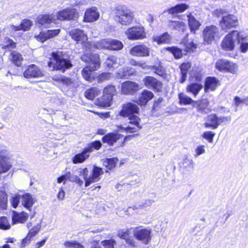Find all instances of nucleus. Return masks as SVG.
I'll return each instance as SVG.
<instances>
[{
	"instance_id": "nucleus-1",
	"label": "nucleus",
	"mask_w": 248,
	"mask_h": 248,
	"mask_svg": "<svg viewBox=\"0 0 248 248\" xmlns=\"http://www.w3.org/2000/svg\"><path fill=\"white\" fill-rule=\"evenodd\" d=\"M248 34L244 31H232L223 38L221 46L223 49L226 51L232 50L235 46V43H240L246 40Z\"/></svg>"
},
{
	"instance_id": "nucleus-2",
	"label": "nucleus",
	"mask_w": 248,
	"mask_h": 248,
	"mask_svg": "<svg viewBox=\"0 0 248 248\" xmlns=\"http://www.w3.org/2000/svg\"><path fill=\"white\" fill-rule=\"evenodd\" d=\"M78 172L79 175L84 180L85 186L87 187L92 183L98 181L100 179V175L103 173V171L102 168L94 165L91 173L87 168L79 169Z\"/></svg>"
},
{
	"instance_id": "nucleus-3",
	"label": "nucleus",
	"mask_w": 248,
	"mask_h": 248,
	"mask_svg": "<svg viewBox=\"0 0 248 248\" xmlns=\"http://www.w3.org/2000/svg\"><path fill=\"white\" fill-rule=\"evenodd\" d=\"M61 52H55L52 53V57L48 62V66L52 70H61L63 72L72 66L70 61L64 59L61 55Z\"/></svg>"
},
{
	"instance_id": "nucleus-4",
	"label": "nucleus",
	"mask_w": 248,
	"mask_h": 248,
	"mask_svg": "<svg viewBox=\"0 0 248 248\" xmlns=\"http://www.w3.org/2000/svg\"><path fill=\"white\" fill-rule=\"evenodd\" d=\"M115 20L122 25H126L133 20L134 16L130 10L124 6L119 5L115 8Z\"/></svg>"
},
{
	"instance_id": "nucleus-5",
	"label": "nucleus",
	"mask_w": 248,
	"mask_h": 248,
	"mask_svg": "<svg viewBox=\"0 0 248 248\" xmlns=\"http://www.w3.org/2000/svg\"><path fill=\"white\" fill-rule=\"evenodd\" d=\"M129 120L128 124L124 125L118 126L117 131L132 133L137 132L141 129V126L140 124V119L135 115H132L128 118Z\"/></svg>"
},
{
	"instance_id": "nucleus-6",
	"label": "nucleus",
	"mask_w": 248,
	"mask_h": 248,
	"mask_svg": "<svg viewBox=\"0 0 248 248\" xmlns=\"http://www.w3.org/2000/svg\"><path fill=\"white\" fill-rule=\"evenodd\" d=\"M152 232L150 227L140 226L134 228L133 234L137 240L147 245L152 239Z\"/></svg>"
},
{
	"instance_id": "nucleus-7",
	"label": "nucleus",
	"mask_w": 248,
	"mask_h": 248,
	"mask_svg": "<svg viewBox=\"0 0 248 248\" xmlns=\"http://www.w3.org/2000/svg\"><path fill=\"white\" fill-rule=\"evenodd\" d=\"M239 24L237 16L232 14H227L222 16L219 21L221 30L226 32L232 28H236Z\"/></svg>"
},
{
	"instance_id": "nucleus-8",
	"label": "nucleus",
	"mask_w": 248,
	"mask_h": 248,
	"mask_svg": "<svg viewBox=\"0 0 248 248\" xmlns=\"http://www.w3.org/2000/svg\"><path fill=\"white\" fill-rule=\"evenodd\" d=\"M216 68L220 72H229L233 74L237 73V65L227 60L220 59L216 63Z\"/></svg>"
},
{
	"instance_id": "nucleus-9",
	"label": "nucleus",
	"mask_w": 248,
	"mask_h": 248,
	"mask_svg": "<svg viewBox=\"0 0 248 248\" xmlns=\"http://www.w3.org/2000/svg\"><path fill=\"white\" fill-rule=\"evenodd\" d=\"M218 32L219 30L217 26L215 25L206 26L202 31L204 42L208 44H211Z\"/></svg>"
},
{
	"instance_id": "nucleus-10",
	"label": "nucleus",
	"mask_w": 248,
	"mask_h": 248,
	"mask_svg": "<svg viewBox=\"0 0 248 248\" xmlns=\"http://www.w3.org/2000/svg\"><path fill=\"white\" fill-rule=\"evenodd\" d=\"M125 34L128 39L132 40L142 39L146 36L143 28L141 27L130 28L125 31Z\"/></svg>"
},
{
	"instance_id": "nucleus-11",
	"label": "nucleus",
	"mask_w": 248,
	"mask_h": 248,
	"mask_svg": "<svg viewBox=\"0 0 248 248\" xmlns=\"http://www.w3.org/2000/svg\"><path fill=\"white\" fill-rule=\"evenodd\" d=\"M82 61L89 64V66H91L92 70H97L100 67V60L98 54L88 53L83 55L81 58Z\"/></svg>"
},
{
	"instance_id": "nucleus-12",
	"label": "nucleus",
	"mask_w": 248,
	"mask_h": 248,
	"mask_svg": "<svg viewBox=\"0 0 248 248\" xmlns=\"http://www.w3.org/2000/svg\"><path fill=\"white\" fill-rule=\"evenodd\" d=\"M78 17L77 10L72 8H67L57 13V18L60 20H74Z\"/></svg>"
},
{
	"instance_id": "nucleus-13",
	"label": "nucleus",
	"mask_w": 248,
	"mask_h": 248,
	"mask_svg": "<svg viewBox=\"0 0 248 248\" xmlns=\"http://www.w3.org/2000/svg\"><path fill=\"white\" fill-rule=\"evenodd\" d=\"M150 49L143 44L136 45L131 48L130 54L135 57H144L150 55Z\"/></svg>"
},
{
	"instance_id": "nucleus-14",
	"label": "nucleus",
	"mask_w": 248,
	"mask_h": 248,
	"mask_svg": "<svg viewBox=\"0 0 248 248\" xmlns=\"http://www.w3.org/2000/svg\"><path fill=\"white\" fill-rule=\"evenodd\" d=\"M144 85L149 89H153L155 91H161L162 88V83L155 78L147 76L143 79Z\"/></svg>"
},
{
	"instance_id": "nucleus-15",
	"label": "nucleus",
	"mask_w": 248,
	"mask_h": 248,
	"mask_svg": "<svg viewBox=\"0 0 248 248\" xmlns=\"http://www.w3.org/2000/svg\"><path fill=\"white\" fill-rule=\"evenodd\" d=\"M24 77L27 78H38L44 76L43 71L35 64L28 66L23 73Z\"/></svg>"
},
{
	"instance_id": "nucleus-16",
	"label": "nucleus",
	"mask_w": 248,
	"mask_h": 248,
	"mask_svg": "<svg viewBox=\"0 0 248 248\" xmlns=\"http://www.w3.org/2000/svg\"><path fill=\"white\" fill-rule=\"evenodd\" d=\"M130 231L128 228L120 229L118 231L117 235L121 239H124L125 242L132 247L137 246V243L134 239L130 236Z\"/></svg>"
},
{
	"instance_id": "nucleus-17",
	"label": "nucleus",
	"mask_w": 248,
	"mask_h": 248,
	"mask_svg": "<svg viewBox=\"0 0 248 248\" xmlns=\"http://www.w3.org/2000/svg\"><path fill=\"white\" fill-rule=\"evenodd\" d=\"M139 108L137 105L132 103H128L124 105L122 109L120 112V115L123 117H129L133 113H138Z\"/></svg>"
},
{
	"instance_id": "nucleus-18",
	"label": "nucleus",
	"mask_w": 248,
	"mask_h": 248,
	"mask_svg": "<svg viewBox=\"0 0 248 248\" xmlns=\"http://www.w3.org/2000/svg\"><path fill=\"white\" fill-rule=\"evenodd\" d=\"M71 38L77 43H84L88 40L87 35L81 30L74 29L69 33Z\"/></svg>"
},
{
	"instance_id": "nucleus-19",
	"label": "nucleus",
	"mask_w": 248,
	"mask_h": 248,
	"mask_svg": "<svg viewBox=\"0 0 248 248\" xmlns=\"http://www.w3.org/2000/svg\"><path fill=\"white\" fill-rule=\"evenodd\" d=\"M99 13L96 7L87 9L84 14V20L87 22H92L97 20L99 17Z\"/></svg>"
},
{
	"instance_id": "nucleus-20",
	"label": "nucleus",
	"mask_w": 248,
	"mask_h": 248,
	"mask_svg": "<svg viewBox=\"0 0 248 248\" xmlns=\"http://www.w3.org/2000/svg\"><path fill=\"white\" fill-rule=\"evenodd\" d=\"M139 89V85L131 81H126L123 83L121 86V91L125 94H132Z\"/></svg>"
},
{
	"instance_id": "nucleus-21",
	"label": "nucleus",
	"mask_w": 248,
	"mask_h": 248,
	"mask_svg": "<svg viewBox=\"0 0 248 248\" xmlns=\"http://www.w3.org/2000/svg\"><path fill=\"white\" fill-rule=\"evenodd\" d=\"M180 167L184 175L190 174L194 170V162L192 159L186 157L180 162Z\"/></svg>"
},
{
	"instance_id": "nucleus-22",
	"label": "nucleus",
	"mask_w": 248,
	"mask_h": 248,
	"mask_svg": "<svg viewBox=\"0 0 248 248\" xmlns=\"http://www.w3.org/2000/svg\"><path fill=\"white\" fill-rule=\"evenodd\" d=\"M55 16L53 14H42L39 15L36 19V23L45 27L48 25L54 23Z\"/></svg>"
},
{
	"instance_id": "nucleus-23",
	"label": "nucleus",
	"mask_w": 248,
	"mask_h": 248,
	"mask_svg": "<svg viewBox=\"0 0 248 248\" xmlns=\"http://www.w3.org/2000/svg\"><path fill=\"white\" fill-rule=\"evenodd\" d=\"M60 32V29L48 30L46 31L41 32L38 35H35V38L42 43L46 40L57 35Z\"/></svg>"
},
{
	"instance_id": "nucleus-24",
	"label": "nucleus",
	"mask_w": 248,
	"mask_h": 248,
	"mask_svg": "<svg viewBox=\"0 0 248 248\" xmlns=\"http://www.w3.org/2000/svg\"><path fill=\"white\" fill-rule=\"evenodd\" d=\"M92 153L91 149L89 148H84L80 153L76 155L72 158V161L74 164L81 163L88 159L90 156V154Z\"/></svg>"
},
{
	"instance_id": "nucleus-25",
	"label": "nucleus",
	"mask_w": 248,
	"mask_h": 248,
	"mask_svg": "<svg viewBox=\"0 0 248 248\" xmlns=\"http://www.w3.org/2000/svg\"><path fill=\"white\" fill-rule=\"evenodd\" d=\"M124 62V58H119L114 56H110L106 59L105 63L109 68H115L123 64Z\"/></svg>"
},
{
	"instance_id": "nucleus-26",
	"label": "nucleus",
	"mask_w": 248,
	"mask_h": 248,
	"mask_svg": "<svg viewBox=\"0 0 248 248\" xmlns=\"http://www.w3.org/2000/svg\"><path fill=\"white\" fill-rule=\"evenodd\" d=\"M53 79L56 81L62 83L69 88H74L78 86V82L76 79L64 76L54 77L53 78Z\"/></svg>"
},
{
	"instance_id": "nucleus-27",
	"label": "nucleus",
	"mask_w": 248,
	"mask_h": 248,
	"mask_svg": "<svg viewBox=\"0 0 248 248\" xmlns=\"http://www.w3.org/2000/svg\"><path fill=\"white\" fill-rule=\"evenodd\" d=\"M40 229L41 225L40 224H37L31 228L29 231L26 237L22 240L21 243L22 247H25L26 245L30 244L31 238L38 233Z\"/></svg>"
},
{
	"instance_id": "nucleus-28",
	"label": "nucleus",
	"mask_w": 248,
	"mask_h": 248,
	"mask_svg": "<svg viewBox=\"0 0 248 248\" xmlns=\"http://www.w3.org/2000/svg\"><path fill=\"white\" fill-rule=\"evenodd\" d=\"M219 85V81L216 78L208 77L205 80L204 91L205 92L213 91Z\"/></svg>"
},
{
	"instance_id": "nucleus-29",
	"label": "nucleus",
	"mask_w": 248,
	"mask_h": 248,
	"mask_svg": "<svg viewBox=\"0 0 248 248\" xmlns=\"http://www.w3.org/2000/svg\"><path fill=\"white\" fill-rule=\"evenodd\" d=\"M154 97L153 93L150 91L144 90L140 95L137 103L140 105H145Z\"/></svg>"
},
{
	"instance_id": "nucleus-30",
	"label": "nucleus",
	"mask_w": 248,
	"mask_h": 248,
	"mask_svg": "<svg viewBox=\"0 0 248 248\" xmlns=\"http://www.w3.org/2000/svg\"><path fill=\"white\" fill-rule=\"evenodd\" d=\"M32 25V21L28 19H25L22 20L20 25L16 26L12 25H11L10 28L14 31H19L21 30L27 31L30 30Z\"/></svg>"
},
{
	"instance_id": "nucleus-31",
	"label": "nucleus",
	"mask_w": 248,
	"mask_h": 248,
	"mask_svg": "<svg viewBox=\"0 0 248 248\" xmlns=\"http://www.w3.org/2000/svg\"><path fill=\"white\" fill-rule=\"evenodd\" d=\"M94 71L92 70L91 66H86L82 70V76L86 80L92 82L96 77V74L93 72Z\"/></svg>"
},
{
	"instance_id": "nucleus-32",
	"label": "nucleus",
	"mask_w": 248,
	"mask_h": 248,
	"mask_svg": "<svg viewBox=\"0 0 248 248\" xmlns=\"http://www.w3.org/2000/svg\"><path fill=\"white\" fill-rule=\"evenodd\" d=\"M167 26L170 30H177L183 32L186 29V24L181 21L169 20Z\"/></svg>"
},
{
	"instance_id": "nucleus-33",
	"label": "nucleus",
	"mask_w": 248,
	"mask_h": 248,
	"mask_svg": "<svg viewBox=\"0 0 248 248\" xmlns=\"http://www.w3.org/2000/svg\"><path fill=\"white\" fill-rule=\"evenodd\" d=\"M205 127H211L216 129L219 125L218 118L215 114H211L206 118V122L204 124Z\"/></svg>"
},
{
	"instance_id": "nucleus-34",
	"label": "nucleus",
	"mask_w": 248,
	"mask_h": 248,
	"mask_svg": "<svg viewBox=\"0 0 248 248\" xmlns=\"http://www.w3.org/2000/svg\"><path fill=\"white\" fill-rule=\"evenodd\" d=\"M187 18L188 25L190 31L195 33L201 26V23L191 14H189Z\"/></svg>"
},
{
	"instance_id": "nucleus-35",
	"label": "nucleus",
	"mask_w": 248,
	"mask_h": 248,
	"mask_svg": "<svg viewBox=\"0 0 248 248\" xmlns=\"http://www.w3.org/2000/svg\"><path fill=\"white\" fill-rule=\"evenodd\" d=\"M28 214L24 212L18 213L14 211L12 216L13 222L14 224L23 223L28 219Z\"/></svg>"
},
{
	"instance_id": "nucleus-36",
	"label": "nucleus",
	"mask_w": 248,
	"mask_h": 248,
	"mask_svg": "<svg viewBox=\"0 0 248 248\" xmlns=\"http://www.w3.org/2000/svg\"><path fill=\"white\" fill-rule=\"evenodd\" d=\"M202 88V84L199 83H192L186 86V91L187 93H191L194 97H196Z\"/></svg>"
},
{
	"instance_id": "nucleus-37",
	"label": "nucleus",
	"mask_w": 248,
	"mask_h": 248,
	"mask_svg": "<svg viewBox=\"0 0 248 248\" xmlns=\"http://www.w3.org/2000/svg\"><path fill=\"white\" fill-rule=\"evenodd\" d=\"M121 138V135L118 133H108L104 136L102 138V141L104 143H106L109 145H112Z\"/></svg>"
},
{
	"instance_id": "nucleus-38",
	"label": "nucleus",
	"mask_w": 248,
	"mask_h": 248,
	"mask_svg": "<svg viewBox=\"0 0 248 248\" xmlns=\"http://www.w3.org/2000/svg\"><path fill=\"white\" fill-rule=\"evenodd\" d=\"M34 202L33 198L30 193H26L21 196L22 205L27 209L30 210Z\"/></svg>"
},
{
	"instance_id": "nucleus-39",
	"label": "nucleus",
	"mask_w": 248,
	"mask_h": 248,
	"mask_svg": "<svg viewBox=\"0 0 248 248\" xmlns=\"http://www.w3.org/2000/svg\"><path fill=\"white\" fill-rule=\"evenodd\" d=\"M152 39L154 42H156L158 45L169 44L171 42V37L167 32L160 36H154Z\"/></svg>"
},
{
	"instance_id": "nucleus-40",
	"label": "nucleus",
	"mask_w": 248,
	"mask_h": 248,
	"mask_svg": "<svg viewBox=\"0 0 248 248\" xmlns=\"http://www.w3.org/2000/svg\"><path fill=\"white\" fill-rule=\"evenodd\" d=\"M111 38L103 39L94 43V47L97 49H110Z\"/></svg>"
},
{
	"instance_id": "nucleus-41",
	"label": "nucleus",
	"mask_w": 248,
	"mask_h": 248,
	"mask_svg": "<svg viewBox=\"0 0 248 248\" xmlns=\"http://www.w3.org/2000/svg\"><path fill=\"white\" fill-rule=\"evenodd\" d=\"M155 201L151 199H145L139 201L135 205L133 209H143L151 206Z\"/></svg>"
},
{
	"instance_id": "nucleus-42",
	"label": "nucleus",
	"mask_w": 248,
	"mask_h": 248,
	"mask_svg": "<svg viewBox=\"0 0 248 248\" xmlns=\"http://www.w3.org/2000/svg\"><path fill=\"white\" fill-rule=\"evenodd\" d=\"M188 5L185 3H181L169 9L168 12L170 14H176L184 12L186 10L188 9Z\"/></svg>"
},
{
	"instance_id": "nucleus-43",
	"label": "nucleus",
	"mask_w": 248,
	"mask_h": 248,
	"mask_svg": "<svg viewBox=\"0 0 248 248\" xmlns=\"http://www.w3.org/2000/svg\"><path fill=\"white\" fill-rule=\"evenodd\" d=\"M65 178L66 180L76 183L79 186H82L83 184V181L78 176L72 174L70 172H67L65 174Z\"/></svg>"
},
{
	"instance_id": "nucleus-44",
	"label": "nucleus",
	"mask_w": 248,
	"mask_h": 248,
	"mask_svg": "<svg viewBox=\"0 0 248 248\" xmlns=\"http://www.w3.org/2000/svg\"><path fill=\"white\" fill-rule=\"evenodd\" d=\"M134 72V69L130 67H124L119 70L117 73V78H123L127 76L132 75Z\"/></svg>"
},
{
	"instance_id": "nucleus-45",
	"label": "nucleus",
	"mask_w": 248,
	"mask_h": 248,
	"mask_svg": "<svg viewBox=\"0 0 248 248\" xmlns=\"http://www.w3.org/2000/svg\"><path fill=\"white\" fill-rule=\"evenodd\" d=\"M170 52L176 59H180L183 56L182 50L181 48L176 46L167 47L165 48Z\"/></svg>"
},
{
	"instance_id": "nucleus-46",
	"label": "nucleus",
	"mask_w": 248,
	"mask_h": 248,
	"mask_svg": "<svg viewBox=\"0 0 248 248\" xmlns=\"http://www.w3.org/2000/svg\"><path fill=\"white\" fill-rule=\"evenodd\" d=\"M100 92V91L96 88H92L85 91V96L90 100H93L99 95Z\"/></svg>"
},
{
	"instance_id": "nucleus-47",
	"label": "nucleus",
	"mask_w": 248,
	"mask_h": 248,
	"mask_svg": "<svg viewBox=\"0 0 248 248\" xmlns=\"http://www.w3.org/2000/svg\"><path fill=\"white\" fill-rule=\"evenodd\" d=\"M118 159L116 157L106 158L103 161V165L109 170L114 168L117 163Z\"/></svg>"
},
{
	"instance_id": "nucleus-48",
	"label": "nucleus",
	"mask_w": 248,
	"mask_h": 248,
	"mask_svg": "<svg viewBox=\"0 0 248 248\" xmlns=\"http://www.w3.org/2000/svg\"><path fill=\"white\" fill-rule=\"evenodd\" d=\"M178 97L179 99V103L181 104L185 105H190L194 102L191 97L183 93H180L178 95Z\"/></svg>"
},
{
	"instance_id": "nucleus-49",
	"label": "nucleus",
	"mask_w": 248,
	"mask_h": 248,
	"mask_svg": "<svg viewBox=\"0 0 248 248\" xmlns=\"http://www.w3.org/2000/svg\"><path fill=\"white\" fill-rule=\"evenodd\" d=\"M11 55L13 62L17 66H20L23 60L21 55L16 51H13L11 53Z\"/></svg>"
},
{
	"instance_id": "nucleus-50",
	"label": "nucleus",
	"mask_w": 248,
	"mask_h": 248,
	"mask_svg": "<svg viewBox=\"0 0 248 248\" xmlns=\"http://www.w3.org/2000/svg\"><path fill=\"white\" fill-rule=\"evenodd\" d=\"M110 49L111 50H119L123 48V44L121 41L111 39Z\"/></svg>"
},
{
	"instance_id": "nucleus-51",
	"label": "nucleus",
	"mask_w": 248,
	"mask_h": 248,
	"mask_svg": "<svg viewBox=\"0 0 248 248\" xmlns=\"http://www.w3.org/2000/svg\"><path fill=\"white\" fill-rule=\"evenodd\" d=\"M101 100L99 102L100 105L103 107H108L111 104L112 98L111 96L103 95Z\"/></svg>"
},
{
	"instance_id": "nucleus-52",
	"label": "nucleus",
	"mask_w": 248,
	"mask_h": 248,
	"mask_svg": "<svg viewBox=\"0 0 248 248\" xmlns=\"http://www.w3.org/2000/svg\"><path fill=\"white\" fill-rule=\"evenodd\" d=\"M7 203V195L5 192L0 191V208L5 209Z\"/></svg>"
},
{
	"instance_id": "nucleus-53",
	"label": "nucleus",
	"mask_w": 248,
	"mask_h": 248,
	"mask_svg": "<svg viewBox=\"0 0 248 248\" xmlns=\"http://www.w3.org/2000/svg\"><path fill=\"white\" fill-rule=\"evenodd\" d=\"M10 223L6 217H0V229L7 230L10 229Z\"/></svg>"
},
{
	"instance_id": "nucleus-54",
	"label": "nucleus",
	"mask_w": 248,
	"mask_h": 248,
	"mask_svg": "<svg viewBox=\"0 0 248 248\" xmlns=\"http://www.w3.org/2000/svg\"><path fill=\"white\" fill-rule=\"evenodd\" d=\"M64 246L66 248H83V246L80 243L74 241H66L64 243Z\"/></svg>"
},
{
	"instance_id": "nucleus-55",
	"label": "nucleus",
	"mask_w": 248,
	"mask_h": 248,
	"mask_svg": "<svg viewBox=\"0 0 248 248\" xmlns=\"http://www.w3.org/2000/svg\"><path fill=\"white\" fill-rule=\"evenodd\" d=\"M20 199H21V197H20V195L18 194L14 195L11 198L10 201L14 208H16L17 207Z\"/></svg>"
},
{
	"instance_id": "nucleus-56",
	"label": "nucleus",
	"mask_w": 248,
	"mask_h": 248,
	"mask_svg": "<svg viewBox=\"0 0 248 248\" xmlns=\"http://www.w3.org/2000/svg\"><path fill=\"white\" fill-rule=\"evenodd\" d=\"M116 243L115 240L109 239L102 241L101 244L105 248H114Z\"/></svg>"
},
{
	"instance_id": "nucleus-57",
	"label": "nucleus",
	"mask_w": 248,
	"mask_h": 248,
	"mask_svg": "<svg viewBox=\"0 0 248 248\" xmlns=\"http://www.w3.org/2000/svg\"><path fill=\"white\" fill-rule=\"evenodd\" d=\"M115 92V89L114 86H108L104 89V94L107 96H111L112 97L113 95Z\"/></svg>"
},
{
	"instance_id": "nucleus-58",
	"label": "nucleus",
	"mask_w": 248,
	"mask_h": 248,
	"mask_svg": "<svg viewBox=\"0 0 248 248\" xmlns=\"http://www.w3.org/2000/svg\"><path fill=\"white\" fill-rule=\"evenodd\" d=\"M16 46V43H15L12 39H8L3 45L2 48L4 49H12L15 48Z\"/></svg>"
},
{
	"instance_id": "nucleus-59",
	"label": "nucleus",
	"mask_w": 248,
	"mask_h": 248,
	"mask_svg": "<svg viewBox=\"0 0 248 248\" xmlns=\"http://www.w3.org/2000/svg\"><path fill=\"white\" fill-rule=\"evenodd\" d=\"M102 146V144L100 141H94L90 144L86 148H90L92 152H93V149L99 150Z\"/></svg>"
},
{
	"instance_id": "nucleus-60",
	"label": "nucleus",
	"mask_w": 248,
	"mask_h": 248,
	"mask_svg": "<svg viewBox=\"0 0 248 248\" xmlns=\"http://www.w3.org/2000/svg\"><path fill=\"white\" fill-rule=\"evenodd\" d=\"M214 136L215 133L212 131H206L202 134V137L207 140L210 143H212L213 142Z\"/></svg>"
},
{
	"instance_id": "nucleus-61",
	"label": "nucleus",
	"mask_w": 248,
	"mask_h": 248,
	"mask_svg": "<svg viewBox=\"0 0 248 248\" xmlns=\"http://www.w3.org/2000/svg\"><path fill=\"white\" fill-rule=\"evenodd\" d=\"M205 146L204 145H200L196 147L195 150V154L194 156L195 157H197L201 155H202L205 153L204 149Z\"/></svg>"
},
{
	"instance_id": "nucleus-62",
	"label": "nucleus",
	"mask_w": 248,
	"mask_h": 248,
	"mask_svg": "<svg viewBox=\"0 0 248 248\" xmlns=\"http://www.w3.org/2000/svg\"><path fill=\"white\" fill-rule=\"evenodd\" d=\"M151 69L154 71V73L160 76H163L164 75V70L162 67L156 66H151Z\"/></svg>"
},
{
	"instance_id": "nucleus-63",
	"label": "nucleus",
	"mask_w": 248,
	"mask_h": 248,
	"mask_svg": "<svg viewBox=\"0 0 248 248\" xmlns=\"http://www.w3.org/2000/svg\"><path fill=\"white\" fill-rule=\"evenodd\" d=\"M185 46L186 52L193 51L197 48V44L194 43L193 41L187 42L185 44Z\"/></svg>"
},
{
	"instance_id": "nucleus-64",
	"label": "nucleus",
	"mask_w": 248,
	"mask_h": 248,
	"mask_svg": "<svg viewBox=\"0 0 248 248\" xmlns=\"http://www.w3.org/2000/svg\"><path fill=\"white\" fill-rule=\"evenodd\" d=\"M110 74L109 73H104L98 77V82H101L105 80L108 79L110 78Z\"/></svg>"
}]
</instances>
